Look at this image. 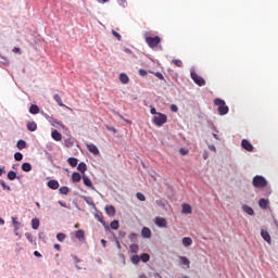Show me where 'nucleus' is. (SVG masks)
Masks as SVG:
<instances>
[{
    "instance_id": "59",
    "label": "nucleus",
    "mask_w": 278,
    "mask_h": 278,
    "mask_svg": "<svg viewBox=\"0 0 278 278\" xmlns=\"http://www.w3.org/2000/svg\"><path fill=\"white\" fill-rule=\"evenodd\" d=\"M0 225H5V220L3 218H0Z\"/></svg>"
},
{
    "instance_id": "44",
    "label": "nucleus",
    "mask_w": 278,
    "mask_h": 278,
    "mask_svg": "<svg viewBox=\"0 0 278 278\" xmlns=\"http://www.w3.org/2000/svg\"><path fill=\"white\" fill-rule=\"evenodd\" d=\"M137 199H138L139 201H147V198L144 197V194H142V193H140V192L137 193Z\"/></svg>"
},
{
    "instance_id": "1",
    "label": "nucleus",
    "mask_w": 278,
    "mask_h": 278,
    "mask_svg": "<svg viewBox=\"0 0 278 278\" xmlns=\"http://www.w3.org/2000/svg\"><path fill=\"white\" fill-rule=\"evenodd\" d=\"M214 104L217 105V110L220 116H225V114L229 113V106H227V103H225V100L220 98H216L214 100Z\"/></svg>"
},
{
    "instance_id": "18",
    "label": "nucleus",
    "mask_w": 278,
    "mask_h": 278,
    "mask_svg": "<svg viewBox=\"0 0 278 278\" xmlns=\"http://www.w3.org/2000/svg\"><path fill=\"white\" fill-rule=\"evenodd\" d=\"M179 260H180V264L182 266H186L187 268H190V260H188V257L179 256Z\"/></svg>"
},
{
    "instance_id": "4",
    "label": "nucleus",
    "mask_w": 278,
    "mask_h": 278,
    "mask_svg": "<svg viewBox=\"0 0 278 278\" xmlns=\"http://www.w3.org/2000/svg\"><path fill=\"white\" fill-rule=\"evenodd\" d=\"M190 75L191 79L194 81V84H197V86H205V79L199 76L194 70H191Z\"/></svg>"
},
{
    "instance_id": "52",
    "label": "nucleus",
    "mask_w": 278,
    "mask_h": 278,
    "mask_svg": "<svg viewBox=\"0 0 278 278\" xmlns=\"http://www.w3.org/2000/svg\"><path fill=\"white\" fill-rule=\"evenodd\" d=\"M208 149H210V151H214V153H216V147H214V146H208Z\"/></svg>"
},
{
    "instance_id": "11",
    "label": "nucleus",
    "mask_w": 278,
    "mask_h": 278,
    "mask_svg": "<svg viewBox=\"0 0 278 278\" xmlns=\"http://www.w3.org/2000/svg\"><path fill=\"white\" fill-rule=\"evenodd\" d=\"M242 210H243V212H245V214H248L249 216H255V211L253 210V207H251V206L244 204V205L242 206Z\"/></svg>"
},
{
    "instance_id": "20",
    "label": "nucleus",
    "mask_w": 278,
    "mask_h": 278,
    "mask_svg": "<svg viewBox=\"0 0 278 278\" xmlns=\"http://www.w3.org/2000/svg\"><path fill=\"white\" fill-rule=\"evenodd\" d=\"M27 129L28 131H36V129H38V124H36V122H28Z\"/></svg>"
},
{
    "instance_id": "64",
    "label": "nucleus",
    "mask_w": 278,
    "mask_h": 278,
    "mask_svg": "<svg viewBox=\"0 0 278 278\" xmlns=\"http://www.w3.org/2000/svg\"><path fill=\"white\" fill-rule=\"evenodd\" d=\"M111 131H114V134H116V128H111Z\"/></svg>"
},
{
    "instance_id": "6",
    "label": "nucleus",
    "mask_w": 278,
    "mask_h": 278,
    "mask_svg": "<svg viewBox=\"0 0 278 278\" xmlns=\"http://www.w3.org/2000/svg\"><path fill=\"white\" fill-rule=\"evenodd\" d=\"M241 147L242 149H244L245 151H249L250 153L253 152V144H251L250 141L247 139H243L241 141Z\"/></svg>"
},
{
    "instance_id": "3",
    "label": "nucleus",
    "mask_w": 278,
    "mask_h": 278,
    "mask_svg": "<svg viewBox=\"0 0 278 278\" xmlns=\"http://www.w3.org/2000/svg\"><path fill=\"white\" fill-rule=\"evenodd\" d=\"M252 186L254 188H266L268 186V180L264 176L256 175L252 179Z\"/></svg>"
},
{
    "instance_id": "32",
    "label": "nucleus",
    "mask_w": 278,
    "mask_h": 278,
    "mask_svg": "<svg viewBox=\"0 0 278 278\" xmlns=\"http://www.w3.org/2000/svg\"><path fill=\"white\" fill-rule=\"evenodd\" d=\"M31 227L33 229H38L40 227V220L38 218L31 219Z\"/></svg>"
},
{
    "instance_id": "22",
    "label": "nucleus",
    "mask_w": 278,
    "mask_h": 278,
    "mask_svg": "<svg viewBox=\"0 0 278 278\" xmlns=\"http://www.w3.org/2000/svg\"><path fill=\"white\" fill-rule=\"evenodd\" d=\"M29 113L30 114H39L40 113V108L36 104H31L29 108Z\"/></svg>"
},
{
    "instance_id": "12",
    "label": "nucleus",
    "mask_w": 278,
    "mask_h": 278,
    "mask_svg": "<svg viewBox=\"0 0 278 278\" xmlns=\"http://www.w3.org/2000/svg\"><path fill=\"white\" fill-rule=\"evenodd\" d=\"M12 225L14 227L15 236H18V230L21 229V223L16 220V217H12Z\"/></svg>"
},
{
    "instance_id": "60",
    "label": "nucleus",
    "mask_w": 278,
    "mask_h": 278,
    "mask_svg": "<svg viewBox=\"0 0 278 278\" xmlns=\"http://www.w3.org/2000/svg\"><path fill=\"white\" fill-rule=\"evenodd\" d=\"M139 278H147V275L142 274L139 276Z\"/></svg>"
},
{
    "instance_id": "2",
    "label": "nucleus",
    "mask_w": 278,
    "mask_h": 278,
    "mask_svg": "<svg viewBox=\"0 0 278 278\" xmlns=\"http://www.w3.org/2000/svg\"><path fill=\"white\" fill-rule=\"evenodd\" d=\"M167 122H168V116H166V114L164 113H157L152 118V123L156 125V127H162L163 125H166Z\"/></svg>"
},
{
    "instance_id": "17",
    "label": "nucleus",
    "mask_w": 278,
    "mask_h": 278,
    "mask_svg": "<svg viewBox=\"0 0 278 278\" xmlns=\"http://www.w3.org/2000/svg\"><path fill=\"white\" fill-rule=\"evenodd\" d=\"M77 170H79V173H81L83 175H86L88 166L86 165V163H79L77 166Z\"/></svg>"
},
{
    "instance_id": "49",
    "label": "nucleus",
    "mask_w": 278,
    "mask_h": 278,
    "mask_svg": "<svg viewBox=\"0 0 278 278\" xmlns=\"http://www.w3.org/2000/svg\"><path fill=\"white\" fill-rule=\"evenodd\" d=\"M179 153H180L181 155H188V150L181 148V149L179 150Z\"/></svg>"
},
{
    "instance_id": "29",
    "label": "nucleus",
    "mask_w": 278,
    "mask_h": 278,
    "mask_svg": "<svg viewBox=\"0 0 278 278\" xmlns=\"http://www.w3.org/2000/svg\"><path fill=\"white\" fill-rule=\"evenodd\" d=\"M53 99H54V101H56V103L60 108H64V102H62V97H60V94H54Z\"/></svg>"
},
{
    "instance_id": "53",
    "label": "nucleus",
    "mask_w": 278,
    "mask_h": 278,
    "mask_svg": "<svg viewBox=\"0 0 278 278\" xmlns=\"http://www.w3.org/2000/svg\"><path fill=\"white\" fill-rule=\"evenodd\" d=\"M13 53H21V48H13Z\"/></svg>"
},
{
    "instance_id": "26",
    "label": "nucleus",
    "mask_w": 278,
    "mask_h": 278,
    "mask_svg": "<svg viewBox=\"0 0 278 278\" xmlns=\"http://www.w3.org/2000/svg\"><path fill=\"white\" fill-rule=\"evenodd\" d=\"M16 147L20 151H23V149L27 148V142L25 140H18Z\"/></svg>"
},
{
    "instance_id": "27",
    "label": "nucleus",
    "mask_w": 278,
    "mask_h": 278,
    "mask_svg": "<svg viewBox=\"0 0 278 278\" xmlns=\"http://www.w3.org/2000/svg\"><path fill=\"white\" fill-rule=\"evenodd\" d=\"M182 244H184V247H191L192 245V238H190V237L182 238Z\"/></svg>"
},
{
    "instance_id": "33",
    "label": "nucleus",
    "mask_w": 278,
    "mask_h": 278,
    "mask_svg": "<svg viewBox=\"0 0 278 278\" xmlns=\"http://www.w3.org/2000/svg\"><path fill=\"white\" fill-rule=\"evenodd\" d=\"M8 179L10 181H14V179H16V172H14V170L9 172L8 173Z\"/></svg>"
},
{
    "instance_id": "62",
    "label": "nucleus",
    "mask_w": 278,
    "mask_h": 278,
    "mask_svg": "<svg viewBox=\"0 0 278 278\" xmlns=\"http://www.w3.org/2000/svg\"><path fill=\"white\" fill-rule=\"evenodd\" d=\"M38 210H40V202H36Z\"/></svg>"
},
{
    "instance_id": "38",
    "label": "nucleus",
    "mask_w": 278,
    "mask_h": 278,
    "mask_svg": "<svg viewBox=\"0 0 278 278\" xmlns=\"http://www.w3.org/2000/svg\"><path fill=\"white\" fill-rule=\"evenodd\" d=\"M14 160H15L16 162H21V161L23 160V153L16 152V153L14 154Z\"/></svg>"
},
{
    "instance_id": "55",
    "label": "nucleus",
    "mask_w": 278,
    "mask_h": 278,
    "mask_svg": "<svg viewBox=\"0 0 278 278\" xmlns=\"http://www.w3.org/2000/svg\"><path fill=\"white\" fill-rule=\"evenodd\" d=\"M101 244H102L103 247H105V245L108 244V241H105V239H102V240H101Z\"/></svg>"
},
{
    "instance_id": "48",
    "label": "nucleus",
    "mask_w": 278,
    "mask_h": 278,
    "mask_svg": "<svg viewBox=\"0 0 278 278\" xmlns=\"http://www.w3.org/2000/svg\"><path fill=\"white\" fill-rule=\"evenodd\" d=\"M139 75L141 77H147V71L146 70H139Z\"/></svg>"
},
{
    "instance_id": "50",
    "label": "nucleus",
    "mask_w": 278,
    "mask_h": 278,
    "mask_svg": "<svg viewBox=\"0 0 278 278\" xmlns=\"http://www.w3.org/2000/svg\"><path fill=\"white\" fill-rule=\"evenodd\" d=\"M155 76L157 77V79H164V75H162V73L156 72Z\"/></svg>"
},
{
    "instance_id": "46",
    "label": "nucleus",
    "mask_w": 278,
    "mask_h": 278,
    "mask_svg": "<svg viewBox=\"0 0 278 278\" xmlns=\"http://www.w3.org/2000/svg\"><path fill=\"white\" fill-rule=\"evenodd\" d=\"M112 35L115 36L117 40H121V34L116 33V30H112Z\"/></svg>"
},
{
    "instance_id": "14",
    "label": "nucleus",
    "mask_w": 278,
    "mask_h": 278,
    "mask_svg": "<svg viewBox=\"0 0 278 278\" xmlns=\"http://www.w3.org/2000/svg\"><path fill=\"white\" fill-rule=\"evenodd\" d=\"M72 181H73V184H79V181H81V175L77 172L73 173Z\"/></svg>"
},
{
    "instance_id": "8",
    "label": "nucleus",
    "mask_w": 278,
    "mask_h": 278,
    "mask_svg": "<svg viewBox=\"0 0 278 278\" xmlns=\"http://www.w3.org/2000/svg\"><path fill=\"white\" fill-rule=\"evenodd\" d=\"M86 147L89 153H92L93 155H99V148H97L94 143H87Z\"/></svg>"
},
{
    "instance_id": "10",
    "label": "nucleus",
    "mask_w": 278,
    "mask_h": 278,
    "mask_svg": "<svg viewBox=\"0 0 278 278\" xmlns=\"http://www.w3.org/2000/svg\"><path fill=\"white\" fill-rule=\"evenodd\" d=\"M105 212H106L108 216H115L116 215V208L114 207V205H106L105 206Z\"/></svg>"
},
{
    "instance_id": "36",
    "label": "nucleus",
    "mask_w": 278,
    "mask_h": 278,
    "mask_svg": "<svg viewBox=\"0 0 278 278\" xmlns=\"http://www.w3.org/2000/svg\"><path fill=\"white\" fill-rule=\"evenodd\" d=\"M56 240H59V242H64V240H66V235L59 232L56 235Z\"/></svg>"
},
{
    "instance_id": "13",
    "label": "nucleus",
    "mask_w": 278,
    "mask_h": 278,
    "mask_svg": "<svg viewBox=\"0 0 278 278\" xmlns=\"http://www.w3.org/2000/svg\"><path fill=\"white\" fill-rule=\"evenodd\" d=\"M48 188L51 190H58V188H60V182H58V180H50L48 181Z\"/></svg>"
},
{
    "instance_id": "45",
    "label": "nucleus",
    "mask_w": 278,
    "mask_h": 278,
    "mask_svg": "<svg viewBox=\"0 0 278 278\" xmlns=\"http://www.w3.org/2000/svg\"><path fill=\"white\" fill-rule=\"evenodd\" d=\"M150 114L157 116V114H160V112H157V110H155V108L151 106Z\"/></svg>"
},
{
    "instance_id": "40",
    "label": "nucleus",
    "mask_w": 278,
    "mask_h": 278,
    "mask_svg": "<svg viewBox=\"0 0 278 278\" xmlns=\"http://www.w3.org/2000/svg\"><path fill=\"white\" fill-rule=\"evenodd\" d=\"M49 123H51V125H53V127H55V125H60V122H58V119L53 118V117H47Z\"/></svg>"
},
{
    "instance_id": "19",
    "label": "nucleus",
    "mask_w": 278,
    "mask_h": 278,
    "mask_svg": "<svg viewBox=\"0 0 278 278\" xmlns=\"http://www.w3.org/2000/svg\"><path fill=\"white\" fill-rule=\"evenodd\" d=\"M268 203H269V201L266 200V199H261V200L258 201V205H260V207H261L262 210H267V208H268Z\"/></svg>"
},
{
    "instance_id": "7",
    "label": "nucleus",
    "mask_w": 278,
    "mask_h": 278,
    "mask_svg": "<svg viewBox=\"0 0 278 278\" xmlns=\"http://www.w3.org/2000/svg\"><path fill=\"white\" fill-rule=\"evenodd\" d=\"M146 42L153 49L157 47V37H147Z\"/></svg>"
},
{
    "instance_id": "9",
    "label": "nucleus",
    "mask_w": 278,
    "mask_h": 278,
    "mask_svg": "<svg viewBox=\"0 0 278 278\" xmlns=\"http://www.w3.org/2000/svg\"><path fill=\"white\" fill-rule=\"evenodd\" d=\"M261 236H262L263 240H265V242H267V244H271L273 240L270 239V233H268L267 230L262 229Z\"/></svg>"
},
{
    "instance_id": "61",
    "label": "nucleus",
    "mask_w": 278,
    "mask_h": 278,
    "mask_svg": "<svg viewBox=\"0 0 278 278\" xmlns=\"http://www.w3.org/2000/svg\"><path fill=\"white\" fill-rule=\"evenodd\" d=\"M117 249H121V242L116 241Z\"/></svg>"
},
{
    "instance_id": "24",
    "label": "nucleus",
    "mask_w": 278,
    "mask_h": 278,
    "mask_svg": "<svg viewBox=\"0 0 278 278\" xmlns=\"http://www.w3.org/2000/svg\"><path fill=\"white\" fill-rule=\"evenodd\" d=\"M119 81L122 84H129V76H127V74H125V73H122L119 75Z\"/></svg>"
},
{
    "instance_id": "54",
    "label": "nucleus",
    "mask_w": 278,
    "mask_h": 278,
    "mask_svg": "<svg viewBox=\"0 0 278 278\" xmlns=\"http://www.w3.org/2000/svg\"><path fill=\"white\" fill-rule=\"evenodd\" d=\"M54 249H55V251H60V249H61L60 243H55Z\"/></svg>"
},
{
    "instance_id": "56",
    "label": "nucleus",
    "mask_w": 278,
    "mask_h": 278,
    "mask_svg": "<svg viewBox=\"0 0 278 278\" xmlns=\"http://www.w3.org/2000/svg\"><path fill=\"white\" fill-rule=\"evenodd\" d=\"M110 0H98V3H108Z\"/></svg>"
},
{
    "instance_id": "63",
    "label": "nucleus",
    "mask_w": 278,
    "mask_h": 278,
    "mask_svg": "<svg viewBox=\"0 0 278 278\" xmlns=\"http://www.w3.org/2000/svg\"><path fill=\"white\" fill-rule=\"evenodd\" d=\"M59 204L62 206V207H66V205L62 202H59Z\"/></svg>"
},
{
    "instance_id": "58",
    "label": "nucleus",
    "mask_w": 278,
    "mask_h": 278,
    "mask_svg": "<svg viewBox=\"0 0 278 278\" xmlns=\"http://www.w3.org/2000/svg\"><path fill=\"white\" fill-rule=\"evenodd\" d=\"M3 173H5V170L0 167V177L3 175Z\"/></svg>"
},
{
    "instance_id": "30",
    "label": "nucleus",
    "mask_w": 278,
    "mask_h": 278,
    "mask_svg": "<svg viewBox=\"0 0 278 278\" xmlns=\"http://www.w3.org/2000/svg\"><path fill=\"white\" fill-rule=\"evenodd\" d=\"M139 260H141V262H143L144 264H147V262H149V260H151V255H149L148 253H143L139 256Z\"/></svg>"
},
{
    "instance_id": "42",
    "label": "nucleus",
    "mask_w": 278,
    "mask_h": 278,
    "mask_svg": "<svg viewBox=\"0 0 278 278\" xmlns=\"http://www.w3.org/2000/svg\"><path fill=\"white\" fill-rule=\"evenodd\" d=\"M132 264H140V256L139 255H134L131 257Z\"/></svg>"
},
{
    "instance_id": "23",
    "label": "nucleus",
    "mask_w": 278,
    "mask_h": 278,
    "mask_svg": "<svg viewBox=\"0 0 278 278\" xmlns=\"http://www.w3.org/2000/svg\"><path fill=\"white\" fill-rule=\"evenodd\" d=\"M141 235L143 238H151V229L143 227L141 230Z\"/></svg>"
},
{
    "instance_id": "15",
    "label": "nucleus",
    "mask_w": 278,
    "mask_h": 278,
    "mask_svg": "<svg viewBox=\"0 0 278 278\" xmlns=\"http://www.w3.org/2000/svg\"><path fill=\"white\" fill-rule=\"evenodd\" d=\"M51 137L53 138V140H55L56 142H60V140H62V135L60 134V131L58 130H53L51 132Z\"/></svg>"
},
{
    "instance_id": "37",
    "label": "nucleus",
    "mask_w": 278,
    "mask_h": 278,
    "mask_svg": "<svg viewBox=\"0 0 278 278\" xmlns=\"http://www.w3.org/2000/svg\"><path fill=\"white\" fill-rule=\"evenodd\" d=\"M72 257L75 261V264H76L75 266H76L77 270H81V267H79V265H77L81 261L77 257V255H72Z\"/></svg>"
},
{
    "instance_id": "43",
    "label": "nucleus",
    "mask_w": 278,
    "mask_h": 278,
    "mask_svg": "<svg viewBox=\"0 0 278 278\" xmlns=\"http://www.w3.org/2000/svg\"><path fill=\"white\" fill-rule=\"evenodd\" d=\"M129 249H130V252L131 253H138V244H131L130 247H129Z\"/></svg>"
},
{
    "instance_id": "51",
    "label": "nucleus",
    "mask_w": 278,
    "mask_h": 278,
    "mask_svg": "<svg viewBox=\"0 0 278 278\" xmlns=\"http://www.w3.org/2000/svg\"><path fill=\"white\" fill-rule=\"evenodd\" d=\"M34 255H35V257H42V254H40V252H38V251H35Z\"/></svg>"
},
{
    "instance_id": "34",
    "label": "nucleus",
    "mask_w": 278,
    "mask_h": 278,
    "mask_svg": "<svg viewBox=\"0 0 278 278\" xmlns=\"http://www.w3.org/2000/svg\"><path fill=\"white\" fill-rule=\"evenodd\" d=\"M60 194H68V192H71V189H68V187L63 186L59 189Z\"/></svg>"
},
{
    "instance_id": "39",
    "label": "nucleus",
    "mask_w": 278,
    "mask_h": 278,
    "mask_svg": "<svg viewBox=\"0 0 278 278\" xmlns=\"http://www.w3.org/2000/svg\"><path fill=\"white\" fill-rule=\"evenodd\" d=\"M0 186H2L3 190H8L9 192L12 190V188L8 186L4 180H0Z\"/></svg>"
},
{
    "instance_id": "21",
    "label": "nucleus",
    "mask_w": 278,
    "mask_h": 278,
    "mask_svg": "<svg viewBox=\"0 0 278 278\" xmlns=\"http://www.w3.org/2000/svg\"><path fill=\"white\" fill-rule=\"evenodd\" d=\"M182 214H192V206L190 204H182Z\"/></svg>"
},
{
    "instance_id": "25",
    "label": "nucleus",
    "mask_w": 278,
    "mask_h": 278,
    "mask_svg": "<svg viewBox=\"0 0 278 278\" xmlns=\"http://www.w3.org/2000/svg\"><path fill=\"white\" fill-rule=\"evenodd\" d=\"M77 240H85L86 238V232L84 230H77L76 233H75Z\"/></svg>"
},
{
    "instance_id": "41",
    "label": "nucleus",
    "mask_w": 278,
    "mask_h": 278,
    "mask_svg": "<svg viewBox=\"0 0 278 278\" xmlns=\"http://www.w3.org/2000/svg\"><path fill=\"white\" fill-rule=\"evenodd\" d=\"M118 227H119L118 220H113L111 223V229L116 230V229H118Z\"/></svg>"
},
{
    "instance_id": "16",
    "label": "nucleus",
    "mask_w": 278,
    "mask_h": 278,
    "mask_svg": "<svg viewBox=\"0 0 278 278\" xmlns=\"http://www.w3.org/2000/svg\"><path fill=\"white\" fill-rule=\"evenodd\" d=\"M83 181L87 188H92V180L86 174L83 175Z\"/></svg>"
},
{
    "instance_id": "28",
    "label": "nucleus",
    "mask_w": 278,
    "mask_h": 278,
    "mask_svg": "<svg viewBox=\"0 0 278 278\" xmlns=\"http://www.w3.org/2000/svg\"><path fill=\"white\" fill-rule=\"evenodd\" d=\"M78 162L79 161L75 157L67 159V164H70V166H72L73 168H75V166H77Z\"/></svg>"
},
{
    "instance_id": "57",
    "label": "nucleus",
    "mask_w": 278,
    "mask_h": 278,
    "mask_svg": "<svg viewBox=\"0 0 278 278\" xmlns=\"http://www.w3.org/2000/svg\"><path fill=\"white\" fill-rule=\"evenodd\" d=\"M26 238H27V240H29L31 242V235L26 233Z\"/></svg>"
},
{
    "instance_id": "35",
    "label": "nucleus",
    "mask_w": 278,
    "mask_h": 278,
    "mask_svg": "<svg viewBox=\"0 0 278 278\" xmlns=\"http://www.w3.org/2000/svg\"><path fill=\"white\" fill-rule=\"evenodd\" d=\"M172 63L175 64V66H177L178 68H181V66H184V62H181V60L179 59L173 60Z\"/></svg>"
},
{
    "instance_id": "5",
    "label": "nucleus",
    "mask_w": 278,
    "mask_h": 278,
    "mask_svg": "<svg viewBox=\"0 0 278 278\" xmlns=\"http://www.w3.org/2000/svg\"><path fill=\"white\" fill-rule=\"evenodd\" d=\"M154 224L156 227L165 228L168 227V222L164 217H155Z\"/></svg>"
},
{
    "instance_id": "47",
    "label": "nucleus",
    "mask_w": 278,
    "mask_h": 278,
    "mask_svg": "<svg viewBox=\"0 0 278 278\" xmlns=\"http://www.w3.org/2000/svg\"><path fill=\"white\" fill-rule=\"evenodd\" d=\"M170 110H172L173 112H179V108H178L176 104H172V105H170Z\"/></svg>"
},
{
    "instance_id": "31",
    "label": "nucleus",
    "mask_w": 278,
    "mask_h": 278,
    "mask_svg": "<svg viewBox=\"0 0 278 278\" xmlns=\"http://www.w3.org/2000/svg\"><path fill=\"white\" fill-rule=\"evenodd\" d=\"M22 170H24V173H29L31 170V164L29 163H24L22 165Z\"/></svg>"
}]
</instances>
